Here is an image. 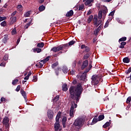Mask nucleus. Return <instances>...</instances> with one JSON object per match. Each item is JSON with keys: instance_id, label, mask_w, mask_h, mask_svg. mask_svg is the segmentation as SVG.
Wrapping results in <instances>:
<instances>
[{"instance_id": "26", "label": "nucleus", "mask_w": 131, "mask_h": 131, "mask_svg": "<svg viewBox=\"0 0 131 131\" xmlns=\"http://www.w3.org/2000/svg\"><path fill=\"white\" fill-rule=\"evenodd\" d=\"M93 18H94V16H93V15H90L88 19V20H87L88 23H91Z\"/></svg>"}, {"instance_id": "6", "label": "nucleus", "mask_w": 131, "mask_h": 131, "mask_svg": "<svg viewBox=\"0 0 131 131\" xmlns=\"http://www.w3.org/2000/svg\"><path fill=\"white\" fill-rule=\"evenodd\" d=\"M47 115L49 119H53V118H54V112L51 110H49L47 112Z\"/></svg>"}, {"instance_id": "41", "label": "nucleus", "mask_w": 131, "mask_h": 131, "mask_svg": "<svg viewBox=\"0 0 131 131\" xmlns=\"http://www.w3.org/2000/svg\"><path fill=\"white\" fill-rule=\"evenodd\" d=\"M17 8L18 10H19V12H22V10H23V7L21 5H18L17 6Z\"/></svg>"}, {"instance_id": "32", "label": "nucleus", "mask_w": 131, "mask_h": 131, "mask_svg": "<svg viewBox=\"0 0 131 131\" xmlns=\"http://www.w3.org/2000/svg\"><path fill=\"white\" fill-rule=\"evenodd\" d=\"M11 19H12L11 22L12 23H15V22H16V21L17 20V17L16 16H11Z\"/></svg>"}, {"instance_id": "8", "label": "nucleus", "mask_w": 131, "mask_h": 131, "mask_svg": "<svg viewBox=\"0 0 131 131\" xmlns=\"http://www.w3.org/2000/svg\"><path fill=\"white\" fill-rule=\"evenodd\" d=\"M88 65H89V61L88 60H85V61H83L82 64L81 66V69L82 70H83L85 68H86L88 67Z\"/></svg>"}, {"instance_id": "15", "label": "nucleus", "mask_w": 131, "mask_h": 131, "mask_svg": "<svg viewBox=\"0 0 131 131\" xmlns=\"http://www.w3.org/2000/svg\"><path fill=\"white\" fill-rule=\"evenodd\" d=\"M61 115H62V113L61 112H58L55 119L56 121H59V120L60 118H61Z\"/></svg>"}, {"instance_id": "19", "label": "nucleus", "mask_w": 131, "mask_h": 131, "mask_svg": "<svg viewBox=\"0 0 131 131\" xmlns=\"http://www.w3.org/2000/svg\"><path fill=\"white\" fill-rule=\"evenodd\" d=\"M9 118L8 117H5L3 119V123L4 124H7L8 125V123H9Z\"/></svg>"}, {"instance_id": "60", "label": "nucleus", "mask_w": 131, "mask_h": 131, "mask_svg": "<svg viewBox=\"0 0 131 131\" xmlns=\"http://www.w3.org/2000/svg\"><path fill=\"white\" fill-rule=\"evenodd\" d=\"M102 28H103V24H100V26L97 28V29L101 30V29H102Z\"/></svg>"}, {"instance_id": "13", "label": "nucleus", "mask_w": 131, "mask_h": 131, "mask_svg": "<svg viewBox=\"0 0 131 131\" xmlns=\"http://www.w3.org/2000/svg\"><path fill=\"white\" fill-rule=\"evenodd\" d=\"M73 10H71L66 13V17H72V16H73Z\"/></svg>"}, {"instance_id": "34", "label": "nucleus", "mask_w": 131, "mask_h": 131, "mask_svg": "<svg viewBox=\"0 0 131 131\" xmlns=\"http://www.w3.org/2000/svg\"><path fill=\"white\" fill-rule=\"evenodd\" d=\"M102 17H103V13H102V11H101V10H100L98 13V18H99V19H101Z\"/></svg>"}, {"instance_id": "27", "label": "nucleus", "mask_w": 131, "mask_h": 131, "mask_svg": "<svg viewBox=\"0 0 131 131\" xmlns=\"http://www.w3.org/2000/svg\"><path fill=\"white\" fill-rule=\"evenodd\" d=\"M123 63H129V58L128 57H125L123 59Z\"/></svg>"}, {"instance_id": "7", "label": "nucleus", "mask_w": 131, "mask_h": 131, "mask_svg": "<svg viewBox=\"0 0 131 131\" xmlns=\"http://www.w3.org/2000/svg\"><path fill=\"white\" fill-rule=\"evenodd\" d=\"M59 128H60V121H56V122L54 124L55 131L59 130Z\"/></svg>"}, {"instance_id": "42", "label": "nucleus", "mask_w": 131, "mask_h": 131, "mask_svg": "<svg viewBox=\"0 0 131 131\" xmlns=\"http://www.w3.org/2000/svg\"><path fill=\"white\" fill-rule=\"evenodd\" d=\"M89 57H90V54L87 53L84 55L83 57V60H86V59H88Z\"/></svg>"}, {"instance_id": "49", "label": "nucleus", "mask_w": 131, "mask_h": 131, "mask_svg": "<svg viewBox=\"0 0 131 131\" xmlns=\"http://www.w3.org/2000/svg\"><path fill=\"white\" fill-rule=\"evenodd\" d=\"M32 81L33 82H36V81H37V76H33V79L32 80Z\"/></svg>"}, {"instance_id": "56", "label": "nucleus", "mask_w": 131, "mask_h": 131, "mask_svg": "<svg viewBox=\"0 0 131 131\" xmlns=\"http://www.w3.org/2000/svg\"><path fill=\"white\" fill-rule=\"evenodd\" d=\"M85 49V51L86 53H89V52H90V48H89V47L86 46Z\"/></svg>"}, {"instance_id": "38", "label": "nucleus", "mask_w": 131, "mask_h": 131, "mask_svg": "<svg viewBox=\"0 0 131 131\" xmlns=\"http://www.w3.org/2000/svg\"><path fill=\"white\" fill-rule=\"evenodd\" d=\"M99 32H100V30H99V29H96L94 31V35L97 36L98 35V33H99Z\"/></svg>"}, {"instance_id": "33", "label": "nucleus", "mask_w": 131, "mask_h": 131, "mask_svg": "<svg viewBox=\"0 0 131 131\" xmlns=\"http://www.w3.org/2000/svg\"><path fill=\"white\" fill-rule=\"evenodd\" d=\"M60 98V96L59 95H57L53 99V102H57V101H59V98Z\"/></svg>"}, {"instance_id": "25", "label": "nucleus", "mask_w": 131, "mask_h": 131, "mask_svg": "<svg viewBox=\"0 0 131 131\" xmlns=\"http://www.w3.org/2000/svg\"><path fill=\"white\" fill-rule=\"evenodd\" d=\"M93 2H94V0H87L85 2V6H89V5H91V4H92V3H93Z\"/></svg>"}, {"instance_id": "48", "label": "nucleus", "mask_w": 131, "mask_h": 131, "mask_svg": "<svg viewBox=\"0 0 131 131\" xmlns=\"http://www.w3.org/2000/svg\"><path fill=\"white\" fill-rule=\"evenodd\" d=\"M18 81H19V80H18V79H16L14 80H13L12 84H13V85H15V84H16V83H18Z\"/></svg>"}, {"instance_id": "44", "label": "nucleus", "mask_w": 131, "mask_h": 131, "mask_svg": "<svg viewBox=\"0 0 131 131\" xmlns=\"http://www.w3.org/2000/svg\"><path fill=\"white\" fill-rule=\"evenodd\" d=\"M130 101H131V97L129 96V97H128L127 98L126 103L127 104H129V103H130Z\"/></svg>"}, {"instance_id": "23", "label": "nucleus", "mask_w": 131, "mask_h": 131, "mask_svg": "<svg viewBox=\"0 0 131 131\" xmlns=\"http://www.w3.org/2000/svg\"><path fill=\"white\" fill-rule=\"evenodd\" d=\"M110 124H111V122H106L103 125V127L104 128H106V127H108L110 126Z\"/></svg>"}, {"instance_id": "20", "label": "nucleus", "mask_w": 131, "mask_h": 131, "mask_svg": "<svg viewBox=\"0 0 131 131\" xmlns=\"http://www.w3.org/2000/svg\"><path fill=\"white\" fill-rule=\"evenodd\" d=\"M38 10L40 12H42L43 11H45V10H46V6L41 5L39 7Z\"/></svg>"}, {"instance_id": "36", "label": "nucleus", "mask_w": 131, "mask_h": 131, "mask_svg": "<svg viewBox=\"0 0 131 131\" xmlns=\"http://www.w3.org/2000/svg\"><path fill=\"white\" fill-rule=\"evenodd\" d=\"M36 67H37L38 68H42V66H43V65L42 64V63L39 62L38 64H36L35 65Z\"/></svg>"}, {"instance_id": "2", "label": "nucleus", "mask_w": 131, "mask_h": 131, "mask_svg": "<svg viewBox=\"0 0 131 131\" xmlns=\"http://www.w3.org/2000/svg\"><path fill=\"white\" fill-rule=\"evenodd\" d=\"M69 48V46H68V43L63 44L60 46L56 47H54L51 49V52H54V53H57V52H59L57 53L58 56L59 55H61V54H63V53H66L67 52V49Z\"/></svg>"}, {"instance_id": "21", "label": "nucleus", "mask_w": 131, "mask_h": 131, "mask_svg": "<svg viewBox=\"0 0 131 131\" xmlns=\"http://www.w3.org/2000/svg\"><path fill=\"white\" fill-rule=\"evenodd\" d=\"M58 65H59V62H58V61L55 62V63L52 64L51 66L52 69H55V68H56V67H57Z\"/></svg>"}, {"instance_id": "59", "label": "nucleus", "mask_w": 131, "mask_h": 131, "mask_svg": "<svg viewBox=\"0 0 131 131\" xmlns=\"http://www.w3.org/2000/svg\"><path fill=\"white\" fill-rule=\"evenodd\" d=\"M82 10H83V6H80L79 7V11H82Z\"/></svg>"}, {"instance_id": "31", "label": "nucleus", "mask_w": 131, "mask_h": 131, "mask_svg": "<svg viewBox=\"0 0 131 131\" xmlns=\"http://www.w3.org/2000/svg\"><path fill=\"white\" fill-rule=\"evenodd\" d=\"M62 72H63V73H64V74H66L67 72H68V68H67V67H64L62 68Z\"/></svg>"}, {"instance_id": "1", "label": "nucleus", "mask_w": 131, "mask_h": 131, "mask_svg": "<svg viewBox=\"0 0 131 131\" xmlns=\"http://www.w3.org/2000/svg\"><path fill=\"white\" fill-rule=\"evenodd\" d=\"M83 92V88L81 83L76 86H71L69 89L70 95L69 99L71 101V106L70 110V116L74 117V108H77V103L81 98V94Z\"/></svg>"}, {"instance_id": "17", "label": "nucleus", "mask_w": 131, "mask_h": 131, "mask_svg": "<svg viewBox=\"0 0 131 131\" xmlns=\"http://www.w3.org/2000/svg\"><path fill=\"white\" fill-rule=\"evenodd\" d=\"M62 91H63V92H67V91H68V86H67V84L64 83L62 86Z\"/></svg>"}, {"instance_id": "12", "label": "nucleus", "mask_w": 131, "mask_h": 131, "mask_svg": "<svg viewBox=\"0 0 131 131\" xmlns=\"http://www.w3.org/2000/svg\"><path fill=\"white\" fill-rule=\"evenodd\" d=\"M99 121V119L97 118V116H96L93 119L92 122L91 123V125H93L95 123H97Z\"/></svg>"}, {"instance_id": "54", "label": "nucleus", "mask_w": 131, "mask_h": 131, "mask_svg": "<svg viewBox=\"0 0 131 131\" xmlns=\"http://www.w3.org/2000/svg\"><path fill=\"white\" fill-rule=\"evenodd\" d=\"M78 83V81L76 80H74L72 82V84L75 85V84H77V83Z\"/></svg>"}, {"instance_id": "9", "label": "nucleus", "mask_w": 131, "mask_h": 131, "mask_svg": "<svg viewBox=\"0 0 131 131\" xmlns=\"http://www.w3.org/2000/svg\"><path fill=\"white\" fill-rule=\"evenodd\" d=\"M20 94L24 97L26 102H27V96L26 95V92L23 90V89H20Z\"/></svg>"}, {"instance_id": "16", "label": "nucleus", "mask_w": 131, "mask_h": 131, "mask_svg": "<svg viewBox=\"0 0 131 131\" xmlns=\"http://www.w3.org/2000/svg\"><path fill=\"white\" fill-rule=\"evenodd\" d=\"M120 43L121 45L119 46V49H124V46L126 45V42H125V41H123L121 42H120Z\"/></svg>"}, {"instance_id": "24", "label": "nucleus", "mask_w": 131, "mask_h": 131, "mask_svg": "<svg viewBox=\"0 0 131 131\" xmlns=\"http://www.w3.org/2000/svg\"><path fill=\"white\" fill-rule=\"evenodd\" d=\"M45 46V43L41 42L40 43H38L37 45V48H43Z\"/></svg>"}, {"instance_id": "61", "label": "nucleus", "mask_w": 131, "mask_h": 131, "mask_svg": "<svg viewBox=\"0 0 131 131\" xmlns=\"http://www.w3.org/2000/svg\"><path fill=\"white\" fill-rule=\"evenodd\" d=\"M92 14V10L90 9L88 11L87 16H90Z\"/></svg>"}, {"instance_id": "58", "label": "nucleus", "mask_w": 131, "mask_h": 131, "mask_svg": "<svg viewBox=\"0 0 131 131\" xmlns=\"http://www.w3.org/2000/svg\"><path fill=\"white\" fill-rule=\"evenodd\" d=\"M103 3H110V2H112V0H101Z\"/></svg>"}, {"instance_id": "51", "label": "nucleus", "mask_w": 131, "mask_h": 131, "mask_svg": "<svg viewBox=\"0 0 131 131\" xmlns=\"http://www.w3.org/2000/svg\"><path fill=\"white\" fill-rule=\"evenodd\" d=\"M8 59H9V55L6 54L4 57V61H8Z\"/></svg>"}, {"instance_id": "55", "label": "nucleus", "mask_w": 131, "mask_h": 131, "mask_svg": "<svg viewBox=\"0 0 131 131\" xmlns=\"http://www.w3.org/2000/svg\"><path fill=\"white\" fill-rule=\"evenodd\" d=\"M20 89H21V85H18L16 89V91L19 92V91H20Z\"/></svg>"}, {"instance_id": "62", "label": "nucleus", "mask_w": 131, "mask_h": 131, "mask_svg": "<svg viewBox=\"0 0 131 131\" xmlns=\"http://www.w3.org/2000/svg\"><path fill=\"white\" fill-rule=\"evenodd\" d=\"M1 102H5L6 101V98L4 97H2L1 99Z\"/></svg>"}, {"instance_id": "4", "label": "nucleus", "mask_w": 131, "mask_h": 131, "mask_svg": "<svg viewBox=\"0 0 131 131\" xmlns=\"http://www.w3.org/2000/svg\"><path fill=\"white\" fill-rule=\"evenodd\" d=\"M92 81L91 83L92 85H98L100 83V79H101V77L99 75H94L91 78Z\"/></svg>"}, {"instance_id": "53", "label": "nucleus", "mask_w": 131, "mask_h": 131, "mask_svg": "<svg viewBox=\"0 0 131 131\" xmlns=\"http://www.w3.org/2000/svg\"><path fill=\"white\" fill-rule=\"evenodd\" d=\"M114 13H115V10H113V11L111 12V13L109 14V16H114Z\"/></svg>"}, {"instance_id": "30", "label": "nucleus", "mask_w": 131, "mask_h": 131, "mask_svg": "<svg viewBox=\"0 0 131 131\" xmlns=\"http://www.w3.org/2000/svg\"><path fill=\"white\" fill-rule=\"evenodd\" d=\"M126 40V37H123L119 39V42L120 43L121 42L125 41Z\"/></svg>"}, {"instance_id": "18", "label": "nucleus", "mask_w": 131, "mask_h": 131, "mask_svg": "<svg viewBox=\"0 0 131 131\" xmlns=\"http://www.w3.org/2000/svg\"><path fill=\"white\" fill-rule=\"evenodd\" d=\"M33 51L34 53H40L41 52V49L40 48H34L33 49Z\"/></svg>"}, {"instance_id": "22", "label": "nucleus", "mask_w": 131, "mask_h": 131, "mask_svg": "<svg viewBox=\"0 0 131 131\" xmlns=\"http://www.w3.org/2000/svg\"><path fill=\"white\" fill-rule=\"evenodd\" d=\"M50 58H51V56H48L46 58L43 59V64H46V63H47V62L50 60Z\"/></svg>"}, {"instance_id": "64", "label": "nucleus", "mask_w": 131, "mask_h": 131, "mask_svg": "<svg viewBox=\"0 0 131 131\" xmlns=\"http://www.w3.org/2000/svg\"><path fill=\"white\" fill-rule=\"evenodd\" d=\"M86 46L85 45H82L81 46V49H85Z\"/></svg>"}, {"instance_id": "11", "label": "nucleus", "mask_w": 131, "mask_h": 131, "mask_svg": "<svg viewBox=\"0 0 131 131\" xmlns=\"http://www.w3.org/2000/svg\"><path fill=\"white\" fill-rule=\"evenodd\" d=\"M9 40V35L8 34H5L4 35V37L2 39V42L4 43H7V41Z\"/></svg>"}, {"instance_id": "35", "label": "nucleus", "mask_w": 131, "mask_h": 131, "mask_svg": "<svg viewBox=\"0 0 131 131\" xmlns=\"http://www.w3.org/2000/svg\"><path fill=\"white\" fill-rule=\"evenodd\" d=\"M102 23V20L100 19L98 20L97 21V22L96 23V25H95V26H96V27H98V26H99V25H101Z\"/></svg>"}, {"instance_id": "47", "label": "nucleus", "mask_w": 131, "mask_h": 131, "mask_svg": "<svg viewBox=\"0 0 131 131\" xmlns=\"http://www.w3.org/2000/svg\"><path fill=\"white\" fill-rule=\"evenodd\" d=\"M14 34H17V30L15 28L12 31V35H14Z\"/></svg>"}, {"instance_id": "57", "label": "nucleus", "mask_w": 131, "mask_h": 131, "mask_svg": "<svg viewBox=\"0 0 131 131\" xmlns=\"http://www.w3.org/2000/svg\"><path fill=\"white\" fill-rule=\"evenodd\" d=\"M17 14V11H14L13 13H11V17H14L13 16H15Z\"/></svg>"}, {"instance_id": "63", "label": "nucleus", "mask_w": 131, "mask_h": 131, "mask_svg": "<svg viewBox=\"0 0 131 131\" xmlns=\"http://www.w3.org/2000/svg\"><path fill=\"white\" fill-rule=\"evenodd\" d=\"M38 2L39 4H42L45 2V0H38Z\"/></svg>"}, {"instance_id": "40", "label": "nucleus", "mask_w": 131, "mask_h": 131, "mask_svg": "<svg viewBox=\"0 0 131 131\" xmlns=\"http://www.w3.org/2000/svg\"><path fill=\"white\" fill-rule=\"evenodd\" d=\"M30 11H28L25 14H24V17L25 18L27 17H30Z\"/></svg>"}, {"instance_id": "37", "label": "nucleus", "mask_w": 131, "mask_h": 131, "mask_svg": "<svg viewBox=\"0 0 131 131\" xmlns=\"http://www.w3.org/2000/svg\"><path fill=\"white\" fill-rule=\"evenodd\" d=\"M98 22V18L96 17H94L93 18V24L94 25H95L97 24V23Z\"/></svg>"}, {"instance_id": "14", "label": "nucleus", "mask_w": 131, "mask_h": 131, "mask_svg": "<svg viewBox=\"0 0 131 131\" xmlns=\"http://www.w3.org/2000/svg\"><path fill=\"white\" fill-rule=\"evenodd\" d=\"M67 121V118L63 117L62 120V123L63 127H66V121Z\"/></svg>"}, {"instance_id": "29", "label": "nucleus", "mask_w": 131, "mask_h": 131, "mask_svg": "<svg viewBox=\"0 0 131 131\" xmlns=\"http://www.w3.org/2000/svg\"><path fill=\"white\" fill-rule=\"evenodd\" d=\"M32 19H31V20L30 21H29V23H28L25 26V29H28V27H29V26H30V24H31Z\"/></svg>"}, {"instance_id": "5", "label": "nucleus", "mask_w": 131, "mask_h": 131, "mask_svg": "<svg viewBox=\"0 0 131 131\" xmlns=\"http://www.w3.org/2000/svg\"><path fill=\"white\" fill-rule=\"evenodd\" d=\"M83 125V119L82 118H77L75 120L73 123V125L76 127H77L78 129H79L81 126Z\"/></svg>"}, {"instance_id": "43", "label": "nucleus", "mask_w": 131, "mask_h": 131, "mask_svg": "<svg viewBox=\"0 0 131 131\" xmlns=\"http://www.w3.org/2000/svg\"><path fill=\"white\" fill-rule=\"evenodd\" d=\"M75 42H76V41H74V40H71L69 42V45L68 46H73V45H74V43H75Z\"/></svg>"}, {"instance_id": "45", "label": "nucleus", "mask_w": 131, "mask_h": 131, "mask_svg": "<svg viewBox=\"0 0 131 131\" xmlns=\"http://www.w3.org/2000/svg\"><path fill=\"white\" fill-rule=\"evenodd\" d=\"M60 68H57V69L55 70V72L56 73V75L58 76L59 75V70H60Z\"/></svg>"}, {"instance_id": "52", "label": "nucleus", "mask_w": 131, "mask_h": 131, "mask_svg": "<svg viewBox=\"0 0 131 131\" xmlns=\"http://www.w3.org/2000/svg\"><path fill=\"white\" fill-rule=\"evenodd\" d=\"M109 26V21L107 20L106 22L105 23V24L104 26L105 28H107Z\"/></svg>"}, {"instance_id": "50", "label": "nucleus", "mask_w": 131, "mask_h": 131, "mask_svg": "<svg viewBox=\"0 0 131 131\" xmlns=\"http://www.w3.org/2000/svg\"><path fill=\"white\" fill-rule=\"evenodd\" d=\"M7 19V17H2L0 16V22H2V21H4V20H6Z\"/></svg>"}, {"instance_id": "3", "label": "nucleus", "mask_w": 131, "mask_h": 131, "mask_svg": "<svg viewBox=\"0 0 131 131\" xmlns=\"http://www.w3.org/2000/svg\"><path fill=\"white\" fill-rule=\"evenodd\" d=\"M92 63H93L92 61H90L89 62V64L88 68H86L85 70L84 73H83L80 76L81 80H85V79H86V73H88V72H89L90 71V70H91V69H92V68H93V66H92Z\"/></svg>"}, {"instance_id": "39", "label": "nucleus", "mask_w": 131, "mask_h": 131, "mask_svg": "<svg viewBox=\"0 0 131 131\" xmlns=\"http://www.w3.org/2000/svg\"><path fill=\"white\" fill-rule=\"evenodd\" d=\"M1 25L3 27H5V26H7V21H6V20L3 21L1 23Z\"/></svg>"}, {"instance_id": "10", "label": "nucleus", "mask_w": 131, "mask_h": 131, "mask_svg": "<svg viewBox=\"0 0 131 131\" xmlns=\"http://www.w3.org/2000/svg\"><path fill=\"white\" fill-rule=\"evenodd\" d=\"M100 11L102 13L103 17H104L105 18V17H106V15H107V13H108V9H107V7H105Z\"/></svg>"}, {"instance_id": "46", "label": "nucleus", "mask_w": 131, "mask_h": 131, "mask_svg": "<svg viewBox=\"0 0 131 131\" xmlns=\"http://www.w3.org/2000/svg\"><path fill=\"white\" fill-rule=\"evenodd\" d=\"M130 72H131V67L129 68L127 70H126L125 73L126 74H129Z\"/></svg>"}, {"instance_id": "28", "label": "nucleus", "mask_w": 131, "mask_h": 131, "mask_svg": "<svg viewBox=\"0 0 131 131\" xmlns=\"http://www.w3.org/2000/svg\"><path fill=\"white\" fill-rule=\"evenodd\" d=\"M105 118V116L104 115H100L98 116V120L99 121H101V120H103Z\"/></svg>"}]
</instances>
